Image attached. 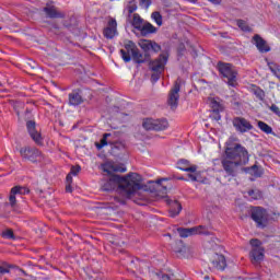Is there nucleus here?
<instances>
[{
	"label": "nucleus",
	"mask_w": 280,
	"mask_h": 280,
	"mask_svg": "<svg viewBox=\"0 0 280 280\" xmlns=\"http://www.w3.org/2000/svg\"><path fill=\"white\" fill-rule=\"evenodd\" d=\"M102 170L110 176L109 180L102 186L103 191H113V189L118 187L120 196L128 200L139 196L142 189L145 191V184H143V177L140 174L128 173L125 176L113 175L115 172H126L124 164L108 161L102 165Z\"/></svg>",
	"instance_id": "f257e3e1"
},
{
	"label": "nucleus",
	"mask_w": 280,
	"mask_h": 280,
	"mask_svg": "<svg viewBox=\"0 0 280 280\" xmlns=\"http://www.w3.org/2000/svg\"><path fill=\"white\" fill-rule=\"evenodd\" d=\"M235 141H237V138H230L226 142L224 155L221 158V167L230 178H235L240 174V170L247 165L250 160L248 150Z\"/></svg>",
	"instance_id": "f03ea898"
},
{
	"label": "nucleus",
	"mask_w": 280,
	"mask_h": 280,
	"mask_svg": "<svg viewBox=\"0 0 280 280\" xmlns=\"http://www.w3.org/2000/svg\"><path fill=\"white\" fill-rule=\"evenodd\" d=\"M120 54H121V58L125 62H130V60L132 59L138 65H141V63L148 62V60H150V55L148 52L144 55L141 54V51L139 50L137 45H135V43H132V42H128L125 45V48L120 49Z\"/></svg>",
	"instance_id": "7ed1b4c3"
},
{
	"label": "nucleus",
	"mask_w": 280,
	"mask_h": 280,
	"mask_svg": "<svg viewBox=\"0 0 280 280\" xmlns=\"http://www.w3.org/2000/svg\"><path fill=\"white\" fill-rule=\"evenodd\" d=\"M165 65H167V55H160L158 59L150 62V69L153 71L152 82H159L161 74L165 71Z\"/></svg>",
	"instance_id": "20e7f679"
},
{
	"label": "nucleus",
	"mask_w": 280,
	"mask_h": 280,
	"mask_svg": "<svg viewBox=\"0 0 280 280\" xmlns=\"http://www.w3.org/2000/svg\"><path fill=\"white\" fill-rule=\"evenodd\" d=\"M142 128H144V130H154L155 132H161L170 128V121H167L165 118H144L142 121Z\"/></svg>",
	"instance_id": "39448f33"
},
{
	"label": "nucleus",
	"mask_w": 280,
	"mask_h": 280,
	"mask_svg": "<svg viewBox=\"0 0 280 280\" xmlns=\"http://www.w3.org/2000/svg\"><path fill=\"white\" fill-rule=\"evenodd\" d=\"M218 69L221 75H223V78L228 80L226 82L229 86L237 85V71L233 69V66H231V63L219 62Z\"/></svg>",
	"instance_id": "423d86ee"
},
{
	"label": "nucleus",
	"mask_w": 280,
	"mask_h": 280,
	"mask_svg": "<svg viewBox=\"0 0 280 280\" xmlns=\"http://www.w3.org/2000/svg\"><path fill=\"white\" fill-rule=\"evenodd\" d=\"M20 155L24 161H30L31 163H40L43 161V152L34 147H23L20 149Z\"/></svg>",
	"instance_id": "0eeeda50"
},
{
	"label": "nucleus",
	"mask_w": 280,
	"mask_h": 280,
	"mask_svg": "<svg viewBox=\"0 0 280 280\" xmlns=\"http://www.w3.org/2000/svg\"><path fill=\"white\" fill-rule=\"evenodd\" d=\"M180 79L174 82L173 88L170 90L167 95L166 104L170 106L171 110H176L178 108V102L180 100Z\"/></svg>",
	"instance_id": "6e6552de"
},
{
	"label": "nucleus",
	"mask_w": 280,
	"mask_h": 280,
	"mask_svg": "<svg viewBox=\"0 0 280 280\" xmlns=\"http://www.w3.org/2000/svg\"><path fill=\"white\" fill-rule=\"evenodd\" d=\"M252 220L256 222L258 229L268 226V211L261 207L252 208Z\"/></svg>",
	"instance_id": "1a4fd4ad"
},
{
	"label": "nucleus",
	"mask_w": 280,
	"mask_h": 280,
	"mask_svg": "<svg viewBox=\"0 0 280 280\" xmlns=\"http://www.w3.org/2000/svg\"><path fill=\"white\" fill-rule=\"evenodd\" d=\"M252 252L249 254L252 264H261L264 261V247H261V241L253 238L249 241Z\"/></svg>",
	"instance_id": "9d476101"
},
{
	"label": "nucleus",
	"mask_w": 280,
	"mask_h": 280,
	"mask_svg": "<svg viewBox=\"0 0 280 280\" xmlns=\"http://www.w3.org/2000/svg\"><path fill=\"white\" fill-rule=\"evenodd\" d=\"M208 102L212 109V118L215 119V121H220V119H222L220 113L224 112V101H222L220 97H209Z\"/></svg>",
	"instance_id": "9b49d317"
},
{
	"label": "nucleus",
	"mask_w": 280,
	"mask_h": 280,
	"mask_svg": "<svg viewBox=\"0 0 280 280\" xmlns=\"http://www.w3.org/2000/svg\"><path fill=\"white\" fill-rule=\"evenodd\" d=\"M177 233H179V236L182 237H191V235H211V232H209V230L203 225H198L190 229L179 228L177 229Z\"/></svg>",
	"instance_id": "f8f14e48"
},
{
	"label": "nucleus",
	"mask_w": 280,
	"mask_h": 280,
	"mask_svg": "<svg viewBox=\"0 0 280 280\" xmlns=\"http://www.w3.org/2000/svg\"><path fill=\"white\" fill-rule=\"evenodd\" d=\"M30 194V189L23 186H15L11 189L9 195V205L12 209H16V196H25Z\"/></svg>",
	"instance_id": "ddd939ff"
},
{
	"label": "nucleus",
	"mask_w": 280,
	"mask_h": 280,
	"mask_svg": "<svg viewBox=\"0 0 280 280\" xmlns=\"http://www.w3.org/2000/svg\"><path fill=\"white\" fill-rule=\"evenodd\" d=\"M232 124L235 130L242 135H244V132H248V130H253V125L246 118L234 117Z\"/></svg>",
	"instance_id": "4468645a"
},
{
	"label": "nucleus",
	"mask_w": 280,
	"mask_h": 280,
	"mask_svg": "<svg viewBox=\"0 0 280 280\" xmlns=\"http://www.w3.org/2000/svg\"><path fill=\"white\" fill-rule=\"evenodd\" d=\"M26 128L33 141H35L37 145H40V143H43V137L40 136L38 129H36V122L34 120H28L26 122Z\"/></svg>",
	"instance_id": "2eb2a0df"
},
{
	"label": "nucleus",
	"mask_w": 280,
	"mask_h": 280,
	"mask_svg": "<svg viewBox=\"0 0 280 280\" xmlns=\"http://www.w3.org/2000/svg\"><path fill=\"white\" fill-rule=\"evenodd\" d=\"M103 34L105 38H115L117 34V20L110 18L107 27L104 28Z\"/></svg>",
	"instance_id": "dca6fc26"
},
{
	"label": "nucleus",
	"mask_w": 280,
	"mask_h": 280,
	"mask_svg": "<svg viewBox=\"0 0 280 280\" xmlns=\"http://www.w3.org/2000/svg\"><path fill=\"white\" fill-rule=\"evenodd\" d=\"M253 40H254V44L256 45L258 51H260V54H268V51H270L268 42L262 39L259 35H257V34L254 35Z\"/></svg>",
	"instance_id": "f3484780"
},
{
	"label": "nucleus",
	"mask_w": 280,
	"mask_h": 280,
	"mask_svg": "<svg viewBox=\"0 0 280 280\" xmlns=\"http://www.w3.org/2000/svg\"><path fill=\"white\" fill-rule=\"evenodd\" d=\"M44 12H45L47 19H65V13L58 11V9L54 5L45 7Z\"/></svg>",
	"instance_id": "a211bd4d"
},
{
	"label": "nucleus",
	"mask_w": 280,
	"mask_h": 280,
	"mask_svg": "<svg viewBox=\"0 0 280 280\" xmlns=\"http://www.w3.org/2000/svg\"><path fill=\"white\" fill-rule=\"evenodd\" d=\"M211 262L213 268H215L217 270H224V268H226V258L224 257V255L215 254L212 257Z\"/></svg>",
	"instance_id": "6ab92c4d"
},
{
	"label": "nucleus",
	"mask_w": 280,
	"mask_h": 280,
	"mask_svg": "<svg viewBox=\"0 0 280 280\" xmlns=\"http://www.w3.org/2000/svg\"><path fill=\"white\" fill-rule=\"evenodd\" d=\"M139 32L141 36H148L150 34H156L158 30L154 25H152V23L144 21Z\"/></svg>",
	"instance_id": "aec40b11"
},
{
	"label": "nucleus",
	"mask_w": 280,
	"mask_h": 280,
	"mask_svg": "<svg viewBox=\"0 0 280 280\" xmlns=\"http://www.w3.org/2000/svg\"><path fill=\"white\" fill-rule=\"evenodd\" d=\"M177 170H182V172H197L198 166L190 165L188 160H179L177 162Z\"/></svg>",
	"instance_id": "412c9836"
},
{
	"label": "nucleus",
	"mask_w": 280,
	"mask_h": 280,
	"mask_svg": "<svg viewBox=\"0 0 280 280\" xmlns=\"http://www.w3.org/2000/svg\"><path fill=\"white\" fill-rule=\"evenodd\" d=\"M129 19L132 27H135V30H138V32L141 30L143 23L145 22V20H143L142 16L139 15V13H133L132 15H130Z\"/></svg>",
	"instance_id": "4be33fe9"
},
{
	"label": "nucleus",
	"mask_w": 280,
	"mask_h": 280,
	"mask_svg": "<svg viewBox=\"0 0 280 280\" xmlns=\"http://www.w3.org/2000/svg\"><path fill=\"white\" fill-rule=\"evenodd\" d=\"M84 100L82 98V95L80 94V91H73L69 94V104L70 106H80Z\"/></svg>",
	"instance_id": "5701e85b"
},
{
	"label": "nucleus",
	"mask_w": 280,
	"mask_h": 280,
	"mask_svg": "<svg viewBox=\"0 0 280 280\" xmlns=\"http://www.w3.org/2000/svg\"><path fill=\"white\" fill-rule=\"evenodd\" d=\"M170 205L172 207L170 210V215L171 218H176V215L183 211V206L177 200L171 202Z\"/></svg>",
	"instance_id": "b1692460"
},
{
	"label": "nucleus",
	"mask_w": 280,
	"mask_h": 280,
	"mask_svg": "<svg viewBox=\"0 0 280 280\" xmlns=\"http://www.w3.org/2000/svg\"><path fill=\"white\" fill-rule=\"evenodd\" d=\"M243 172H246L247 174H252L253 176H256L257 178H259L264 174V171H261V168H259V166H257V165H253L252 167H245V168H243Z\"/></svg>",
	"instance_id": "393cba45"
},
{
	"label": "nucleus",
	"mask_w": 280,
	"mask_h": 280,
	"mask_svg": "<svg viewBox=\"0 0 280 280\" xmlns=\"http://www.w3.org/2000/svg\"><path fill=\"white\" fill-rule=\"evenodd\" d=\"M126 10L128 12V19H130L133 12H137V2L135 0H130L126 7Z\"/></svg>",
	"instance_id": "a878e982"
},
{
	"label": "nucleus",
	"mask_w": 280,
	"mask_h": 280,
	"mask_svg": "<svg viewBox=\"0 0 280 280\" xmlns=\"http://www.w3.org/2000/svg\"><path fill=\"white\" fill-rule=\"evenodd\" d=\"M258 128L266 135H272V127L261 120L258 121Z\"/></svg>",
	"instance_id": "bb28decb"
},
{
	"label": "nucleus",
	"mask_w": 280,
	"mask_h": 280,
	"mask_svg": "<svg viewBox=\"0 0 280 280\" xmlns=\"http://www.w3.org/2000/svg\"><path fill=\"white\" fill-rule=\"evenodd\" d=\"M248 196H250L252 200H261V198H264V195L259 189L249 190Z\"/></svg>",
	"instance_id": "cd10ccee"
},
{
	"label": "nucleus",
	"mask_w": 280,
	"mask_h": 280,
	"mask_svg": "<svg viewBox=\"0 0 280 280\" xmlns=\"http://www.w3.org/2000/svg\"><path fill=\"white\" fill-rule=\"evenodd\" d=\"M151 19H153V21H155L156 25H159V27H161V25H163V15H161V13L159 11H154L151 14Z\"/></svg>",
	"instance_id": "c85d7f7f"
},
{
	"label": "nucleus",
	"mask_w": 280,
	"mask_h": 280,
	"mask_svg": "<svg viewBox=\"0 0 280 280\" xmlns=\"http://www.w3.org/2000/svg\"><path fill=\"white\" fill-rule=\"evenodd\" d=\"M253 93L254 95H256V97H258V100H260V102H264V97H266V92H264V90H261L260 88L254 86Z\"/></svg>",
	"instance_id": "c756f323"
},
{
	"label": "nucleus",
	"mask_w": 280,
	"mask_h": 280,
	"mask_svg": "<svg viewBox=\"0 0 280 280\" xmlns=\"http://www.w3.org/2000/svg\"><path fill=\"white\" fill-rule=\"evenodd\" d=\"M108 137H110V133H104L103 138L101 139V143L100 142L95 143L97 150H102L104 145H108V141H107Z\"/></svg>",
	"instance_id": "7c9ffc66"
},
{
	"label": "nucleus",
	"mask_w": 280,
	"mask_h": 280,
	"mask_svg": "<svg viewBox=\"0 0 280 280\" xmlns=\"http://www.w3.org/2000/svg\"><path fill=\"white\" fill-rule=\"evenodd\" d=\"M141 49H143V51L148 52L150 51V47L152 45V40L150 39H142L140 43H139Z\"/></svg>",
	"instance_id": "2f4dec72"
},
{
	"label": "nucleus",
	"mask_w": 280,
	"mask_h": 280,
	"mask_svg": "<svg viewBox=\"0 0 280 280\" xmlns=\"http://www.w3.org/2000/svg\"><path fill=\"white\" fill-rule=\"evenodd\" d=\"M237 26L242 32H250V26H248L244 20H237Z\"/></svg>",
	"instance_id": "473e14b6"
},
{
	"label": "nucleus",
	"mask_w": 280,
	"mask_h": 280,
	"mask_svg": "<svg viewBox=\"0 0 280 280\" xmlns=\"http://www.w3.org/2000/svg\"><path fill=\"white\" fill-rule=\"evenodd\" d=\"M268 67L273 75H279L280 69L275 62H268Z\"/></svg>",
	"instance_id": "72a5a7b5"
},
{
	"label": "nucleus",
	"mask_w": 280,
	"mask_h": 280,
	"mask_svg": "<svg viewBox=\"0 0 280 280\" xmlns=\"http://www.w3.org/2000/svg\"><path fill=\"white\" fill-rule=\"evenodd\" d=\"M2 237L5 240H14V232L12 230H5L2 232Z\"/></svg>",
	"instance_id": "f704fd0d"
},
{
	"label": "nucleus",
	"mask_w": 280,
	"mask_h": 280,
	"mask_svg": "<svg viewBox=\"0 0 280 280\" xmlns=\"http://www.w3.org/2000/svg\"><path fill=\"white\" fill-rule=\"evenodd\" d=\"M199 176H200V173H197L196 171L190 172L188 174V178H190L192 180V183H196V182L200 180Z\"/></svg>",
	"instance_id": "c9c22d12"
},
{
	"label": "nucleus",
	"mask_w": 280,
	"mask_h": 280,
	"mask_svg": "<svg viewBox=\"0 0 280 280\" xmlns=\"http://www.w3.org/2000/svg\"><path fill=\"white\" fill-rule=\"evenodd\" d=\"M150 50L154 51L155 54H158V51H161V45H159L155 42H151V47Z\"/></svg>",
	"instance_id": "e433bc0d"
},
{
	"label": "nucleus",
	"mask_w": 280,
	"mask_h": 280,
	"mask_svg": "<svg viewBox=\"0 0 280 280\" xmlns=\"http://www.w3.org/2000/svg\"><path fill=\"white\" fill-rule=\"evenodd\" d=\"M11 268L12 266L9 265L0 266V275H8Z\"/></svg>",
	"instance_id": "4c0bfd02"
},
{
	"label": "nucleus",
	"mask_w": 280,
	"mask_h": 280,
	"mask_svg": "<svg viewBox=\"0 0 280 280\" xmlns=\"http://www.w3.org/2000/svg\"><path fill=\"white\" fill-rule=\"evenodd\" d=\"M140 5L141 8H145L148 10V8L152 5V0H140Z\"/></svg>",
	"instance_id": "58836bf2"
},
{
	"label": "nucleus",
	"mask_w": 280,
	"mask_h": 280,
	"mask_svg": "<svg viewBox=\"0 0 280 280\" xmlns=\"http://www.w3.org/2000/svg\"><path fill=\"white\" fill-rule=\"evenodd\" d=\"M270 110H272V113H275L276 115H278V117H280V108H279V106L272 104L270 106Z\"/></svg>",
	"instance_id": "ea45409f"
},
{
	"label": "nucleus",
	"mask_w": 280,
	"mask_h": 280,
	"mask_svg": "<svg viewBox=\"0 0 280 280\" xmlns=\"http://www.w3.org/2000/svg\"><path fill=\"white\" fill-rule=\"evenodd\" d=\"M80 166H72L71 167V174H73V176H78V174H80Z\"/></svg>",
	"instance_id": "a19ab883"
},
{
	"label": "nucleus",
	"mask_w": 280,
	"mask_h": 280,
	"mask_svg": "<svg viewBox=\"0 0 280 280\" xmlns=\"http://www.w3.org/2000/svg\"><path fill=\"white\" fill-rule=\"evenodd\" d=\"M114 200L118 202V205H126V199L124 198L115 197Z\"/></svg>",
	"instance_id": "79ce46f5"
},
{
	"label": "nucleus",
	"mask_w": 280,
	"mask_h": 280,
	"mask_svg": "<svg viewBox=\"0 0 280 280\" xmlns=\"http://www.w3.org/2000/svg\"><path fill=\"white\" fill-rule=\"evenodd\" d=\"M66 183L71 185V183H73V177L71 176V174H68L66 177Z\"/></svg>",
	"instance_id": "37998d69"
},
{
	"label": "nucleus",
	"mask_w": 280,
	"mask_h": 280,
	"mask_svg": "<svg viewBox=\"0 0 280 280\" xmlns=\"http://www.w3.org/2000/svg\"><path fill=\"white\" fill-rule=\"evenodd\" d=\"M66 191H67L68 194H71V191H73V188L71 187V184H67V185H66Z\"/></svg>",
	"instance_id": "c03bdc74"
},
{
	"label": "nucleus",
	"mask_w": 280,
	"mask_h": 280,
	"mask_svg": "<svg viewBox=\"0 0 280 280\" xmlns=\"http://www.w3.org/2000/svg\"><path fill=\"white\" fill-rule=\"evenodd\" d=\"M18 270H20V272L24 276V277H28L27 272H25V270L18 268Z\"/></svg>",
	"instance_id": "a18cd8bd"
},
{
	"label": "nucleus",
	"mask_w": 280,
	"mask_h": 280,
	"mask_svg": "<svg viewBox=\"0 0 280 280\" xmlns=\"http://www.w3.org/2000/svg\"><path fill=\"white\" fill-rule=\"evenodd\" d=\"M163 180H167V178L158 179L156 185H161V183H163Z\"/></svg>",
	"instance_id": "49530a36"
},
{
	"label": "nucleus",
	"mask_w": 280,
	"mask_h": 280,
	"mask_svg": "<svg viewBox=\"0 0 280 280\" xmlns=\"http://www.w3.org/2000/svg\"><path fill=\"white\" fill-rule=\"evenodd\" d=\"M211 3H214L215 5H218V3H220L221 0H209Z\"/></svg>",
	"instance_id": "de8ad7c7"
},
{
	"label": "nucleus",
	"mask_w": 280,
	"mask_h": 280,
	"mask_svg": "<svg viewBox=\"0 0 280 280\" xmlns=\"http://www.w3.org/2000/svg\"><path fill=\"white\" fill-rule=\"evenodd\" d=\"M162 280H170V276L168 275H163Z\"/></svg>",
	"instance_id": "09e8293b"
},
{
	"label": "nucleus",
	"mask_w": 280,
	"mask_h": 280,
	"mask_svg": "<svg viewBox=\"0 0 280 280\" xmlns=\"http://www.w3.org/2000/svg\"><path fill=\"white\" fill-rule=\"evenodd\" d=\"M205 279H209V277H208V276H206V277H205Z\"/></svg>",
	"instance_id": "8fccbe9b"
},
{
	"label": "nucleus",
	"mask_w": 280,
	"mask_h": 280,
	"mask_svg": "<svg viewBox=\"0 0 280 280\" xmlns=\"http://www.w3.org/2000/svg\"><path fill=\"white\" fill-rule=\"evenodd\" d=\"M0 86H3V84H1V82H0Z\"/></svg>",
	"instance_id": "3c124183"
},
{
	"label": "nucleus",
	"mask_w": 280,
	"mask_h": 280,
	"mask_svg": "<svg viewBox=\"0 0 280 280\" xmlns=\"http://www.w3.org/2000/svg\"><path fill=\"white\" fill-rule=\"evenodd\" d=\"M190 1H196V0H190Z\"/></svg>",
	"instance_id": "603ef678"
}]
</instances>
